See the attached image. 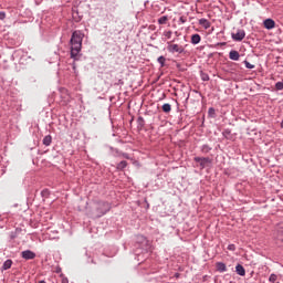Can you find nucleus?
I'll return each mask as SVG.
<instances>
[{"label": "nucleus", "instance_id": "423d86ee", "mask_svg": "<svg viewBox=\"0 0 283 283\" xmlns=\"http://www.w3.org/2000/svg\"><path fill=\"white\" fill-rule=\"evenodd\" d=\"M263 25L266 30H273V28H275V21L273 19H266L264 20Z\"/></svg>", "mask_w": 283, "mask_h": 283}, {"label": "nucleus", "instance_id": "aec40b11", "mask_svg": "<svg viewBox=\"0 0 283 283\" xmlns=\"http://www.w3.org/2000/svg\"><path fill=\"white\" fill-rule=\"evenodd\" d=\"M157 61H158V63H160L161 67H165V61H166L165 56H163V55L159 56Z\"/></svg>", "mask_w": 283, "mask_h": 283}, {"label": "nucleus", "instance_id": "7ed1b4c3", "mask_svg": "<svg viewBox=\"0 0 283 283\" xmlns=\"http://www.w3.org/2000/svg\"><path fill=\"white\" fill-rule=\"evenodd\" d=\"M167 50L170 54H182L185 52V46L167 42Z\"/></svg>", "mask_w": 283, "mask_h": 283}, {"label": "nucleus", "instance_id": "bb28decb", "mask_svg": "<svg viewBox=\"0 0 283 283\" xmlns=\"http://www.w3.org/2000/svg\"><path fill=\"white\" fill-rule=\"evenodd\" d=\"M202 81H209V75H202Z\"/></svg>", "mask_w": 283, "mask_h": 283}, {"label": "nucleus", "instance_id": "c756f323", "mask_svg": "<svg viewBox=\"0 0 283 283\" xmlns=\"http://www.w3.org/2000/svg\"><path fill=\"white\" fill-rule=\"evenodd\" d=\"M123 156H124L125 158H129V156H128L127 154H124Z\"/></svg>", "mask_w": 283, "mask_h": 283}, {"label": "nucleus", "instance_id": "5701e85b", "mask_svg": "<svg viewBox=\"0 0 283 283\" xmlns=\"http://www.w3.org/2000/svg\"><path fill=\"white\" fill-rule=\"evenodd\" d=\"M174 33L171 32V31H165L164 32V36H166V39H171V35H172Z\"/></svg>", "mask_w": 283, "mask_h": 283}, {"label": "nucleus", "instance_id": "a878e982", "mask_svg": "<svg viewBox=\"0 0 283 283\" xmlns=\"http://www.w3.org/2000/svg\"><path fill=\"white\" fill-rule=\"evenodd\" d=\"M228 249H229V251H233V250L235 249V245H234V244H230V245L228 247Z\"/></svg>", "mask_w": 283, "mask_h": 283}, {"label": "nucleus", "instance_id": "1a4fd4ad", "mask_svg": "<svg viewBox=\"0 0 283 283\" xmlns=\"http://www.w3.org/2000/svg\"><path fill=\"white\" fill-rule=\"evenodd\" d=\"M235 271L238 275H241V277H244L247 275V270H244V266H242V264H238L235 266Z\"/></svg>", "mask_w": 283, "mask_h": 283}, {"label": "nucleus", "instance_id": "dca6fc26", "mask_svg": "<svg viewBox=\"0 0 283 283\" xmlns=\"http://www.w3.org/2000/svg\"><path fill=\"white\" fill-rule=\"evenodd\" d=\"M11 268H12V260H7L2 265L3 271H8V269H11Z\"/></svg>", "mask_w": 283, "mask_h": 283}, {"label": "nucleus", "instance_id": "0eeeda50", "mask_svg": "<svg viewBox=\"0 0 283 283\" xmlns=\"http://www.w3.org/2000/svg\"><path fill=\"white\" fill-rule=\"evenodd\" d=\"M199 25L205 28V30H209V28H211V22H209V20L202 18V19H199Z\"/></svg>", "mask_w": 283, "mask_h": 283}, {"label": "nucleus", "instance_id": "6ab92c4d", "mask_svg": "<svg viewBox=\"0 0 283 283\" xmlns=\"http://www.w3.org/2000/svg\"><path fill=\"white\" fill-rule=\"evenodd\" d=\"M269 282L275 283L277 282V275L276 274H271L269 277Z\"/></svg>", "mask_w": 283, "mask_h": 283}, {"label": "nucleus", "instance_id": "20e7f679", "mask_svg": "<svg viewBox=\"0 0 283 283\" xmlns=\"http://www.w3.org/2000/svg\"><path fill=\"white\" fill-rule=\"evenodd\" d=\"M245 36L247 33L242 29H239L237 33H232L233 41H243Z\"/></svg>", "mask_w": 283, "mask_h": 283}, {"label": "nucleus", "instance_id": "9d476101", "mask_svg": "<svg viewBox=\"0 0 283 283\" xmlns=\"http://www.w3.org/2000/svg\"><path fill=\"white\" fill-rule=\"evenodd\" d=\"M200 41H202V38L200 36V34L196 33V34L191 35L192 45H198V43H200Z\"/></svg>", "mask_w": 283, "mask_h": 283}, {"label": "nucleus", "instance_id": "2eb2a0df", "mask_svg": "<svg viewBox=\"0 0 283 283\" xmlns=\"http://www.w3.org/2000/svg\"><path fill=\"white\" fill-rule=\"evenodd\" d=\"M167 21H169V17H167V15H163L161 18L158 19L159 25L167 24Z\"/></svg>", "mask_w": 283, "mask_h": 283}, {"label": "nucleus", "instance_id": "4468645a", "mask_svg": "<svg viewBox=\"0 0 283 283\" xmlns=\"http://www.w3.org/2000/svg\"><path fill=\"white\" fill-rule=\"evenodd\" d=\"M195 161L200 163L201 167H205V165H207V163H209V159L202 158V157H195Z\"/></svg>", "mask_w": 283, "mask_h": 283}, {"label": "nucleus", "instance_id": "a211bd4d", "mask_svg": "<svg viewBox=\"0 0 283 283\" xmlns=\"http://www.w3.org/2000/svg\"><path fill=\"white\" fill-rule=\"evenodd\" d=\"M161 109L165 112V114H169V112H171V104H164Z\"/></svg>", "mask_w": 283, "mask_h": 283}, {"label": "nucleus", "instance_id": "4be33fe9", "mask_svg": "<svg viewBox=\"0 0 283 283\" xmlns=\"http://www.w3.org/2000/svg\"><path fill=\"white\" fill-rule=\"evenodd\" d=\"M275 88H276L277 91H282V90H283V82H277V83L275 84Z\"/></svg>", "mask_w": 283, "mask_h": 283}, {"label": "nucleus", "instance_id": "6e6552de", "mask_svg": "<svg viewBox=\"0 0 283 283\" xmlns=\"http://www.w3.org/2000/svg\"><path fill=\"white\" fill-rule=\"evenodd\" d=\"M276 240L277 242H283V222L279 226V230L276 232Z\"/></svg>", "mask_w": 283, "mask_h": 283}, {"label": "nucleus", "instance_id": "7c9ffc66", "mask_svg": "<svg viewBox=\"0 0 283 283\" xmlns=\"http://www.w3.org/2000/svg\"><path fill=\"white\" fill-rule=\"evenodd\" d=\"M39 283H45V281H40Z\"/></svg>", "mask_w": 283, "mask_h": 283}, {"label": "nucleus", "instance_id": "ddd939ff", "mask_svg": "<svg viewBox=\"0 0 283 283\" xmlns=\"http://www.w3.org/2000/svg\"><path fill=\"white\" fill-rule=\"evenodd\" d=\"M43 145H45V147H50L52 145V136L51 135H46L43 138Z\"/></svg>", "mask_w": 283, "mask_h": 283}, {"label": "nucleus", "instance_id": "f03ea898", "mask_svg": "<svg viewBox=\"0 0 283 283\" xmlns=\"http://www.w3.org/2000/svg\"><path fill=\"white\" fill-rule=\"evenodd\" d=\"M97 213H96V218H101L102 216H105V213H107V211H109V209H112V206L109 205V202H98L97 203Z\"/></svg>", "mask_w": 283, "mask_h": 283}, {"label": "nucleus", "instance_id": "f257e3e1", "mask_svg": "<svg viewBox=\"0 0 283 283\" xmlns=\"http://www.w3.org/2000/svg\"><path fill=\"white\" fill-rule=\"evenodd\" d=\"M82 48H83V33L81 31H74L71 38V59H76Z\"/></svg>", "mask_w": 283, "mask_h": 283}, {"label": "nucleus", "instance_id": "cd10ccee", "mask_svg": "<svg viewBox=\"0 0 283 283\" xmlns=\"http://www.w3.org/2000/svg\"><path fill=\"white\" fill-rule=\"evenodd\" d=\"M209 114H216V109L209 108Z\"/></svg>", "mask_w": 283, "mask_h": 283}, {"label": "nucleus", "instance_id": "39448f33", "mask_svg": "<svg viewBox=\"0 0 283 283\" xmlns=\"http://www.w3.org/2000/svg\"><path fill=\"white\" fill-rule=\"evenodd\" d=\"M21 255L23 260H34L36 258V254L30 250L21 252Z\"/></svg>", "mask_w": 283, "mask_h": 283}, {"label": "nucleus", "instance_id": "f8f14e48", "mask_svg": "<svg viewBox=\"0 0 283 283\" xmlns=\"http://www.w3.org/2000/svg\"><path fill=\"white\" fill-rule=\"evenodd\" d=\"M217 271H219V273H224L227 272V264L222 263V262H218L217 263Z\"/></svg>", "mask_w": 283, "mask_h": 283}, {"label": "nucleus", "instance_id": "c85d7f7f", "mask_svg": "<svg viewBox=\"0 0 283 283\" xmlns=\"http://www.w3.org/2000/svg\"><path fill=\"white\" fill-rule=\"evenodd\" d=\"M69 282L70 280H67V277L62 279V283H69Z\"/></svg>", "mask_w": 283, "mask_h": 283}, {"label": "nucleus", "instance_id": "9b49d317", "mask_svg": "<svg viewBox=\"0 0 283 283\" xmlns=\"http://www.w3.org/2000/svg\"><path fill=\"white\" fill-rule=\"evenodd\" d=\"M229 59L231 61H240V53L238 51H230Z\"/></svg>", "mask_w": 283, "mask_h": 283}, {"label": "nucleus", "instance_id": "412c9836", "mask_svg": "<svg viewBox=\"0 0 283 283\" xmlns=\"http://www.w3.org/2000/svg\"><path fill=\"white\" fill-rule=\"evenodd\" d=\"M244 65L248 70H253L255 65L251 64L249 61H244Z\"/></svg>", "mask_w": 283, "mask_h": 283}, {"label": "nucleus", "instance_id": "b1692460", "mask_svg": "<svg viewBox=\"0 0 283 283\" xmlns=\"http://www.w3.org/2000/svg\"><path fill=\"white\" fill-rule=\"evenodd\" d=\"M186 21H187V17L181 15V17L179 18V23L185 24Z\"/></svg>", "mask_w": 283, "mask_h": 283}, {"label": "nucleus", "instance_id": "f3484780", "mask_svg": "<svg viewBox=\"0 0 283 283\" xmlns=\"http://www.w3.org/2000/svg\"><path fill=\"white\" fill-rule=\"evenodd\" d=\"M125 167H127V161L123 160L119 164H117L116 169H118L119 171H123V169H125Z\"/></svg>", "mask_w": 283, "mask_h": 283}, {"label": "nucleus", "instance_id": "393cba45", "mask_svg": "<svg viewBox=\"0 0 283 283\" xmlns=\"http://www.w3.org/2000/svg\"><path fill=\"white\" fill-rule=\"evenodd\" d=\"M6 19V12H0V20L3 21Z\"/></svg>", "mask_w": 283, "mask_h": 283}]
</instances>
